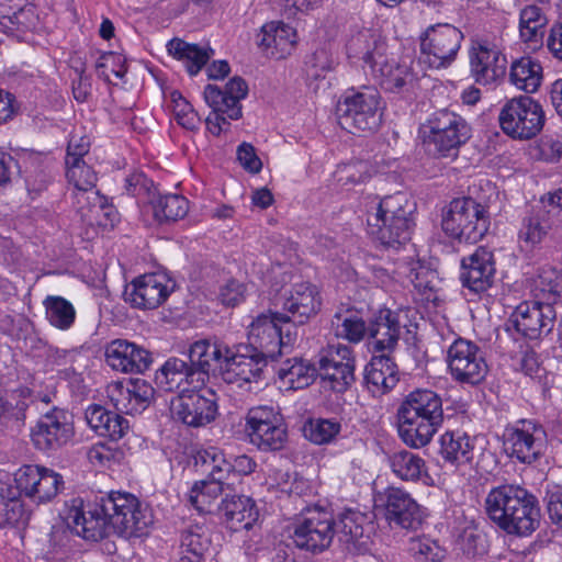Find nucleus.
<instances>
[{
  "label": "nucleus",
  "instance_id": "nucleus-22",
  "mask_svg": "<svg viewBox=\"0 0 562 562\" xmlns=\"http://www.w3.org/2000/svg\"><path fill=\"white\" fill-rule=\"evenodd\" d=\"M379 501L391 528L415 530L422 525L420 506L406 491L400 487H387L380 494Z\"/></svg>",
  "mask_w": 562,
  "mask_h": 562
},
{
  "label": "nucleus",
  "instance_id": "nucleus-17",
  "mask_svg": "<svg viewBox=\"0 0 562 562\" xmlns=\"http://www.w3.org/2000/svg\"><path fill=\"white\" fill-rule=\"evenodd\" d=\"M87 516L82 498L75 497L67 502L64 517L53 525L49 532L47 554L68 553L74 547L76 537L89 541H99V538H90L86 533V528H89Z\"/></svg>",
  "mask_w": 562,
  "mask_h": 562
},
{
  "label": "nucleus",
  "instance_id": "nucleus-30",
  "mask_svg": "<svg viewBox=\"0 0 562 562\" xmlns=\"http://www.w3.org/2000/svg\"><path fill=\"white\" fill-rule=\"evenodd\" d=\"M267 357L252 350V353H241L229 349L223 369V379L227 383L244 384L258 383L261 380Z\"/></svg>",
  "mask_w": 562,
  "mask_h": 562
},
{
  "label": "nucleus",
  "instance_id": "nucleus-40",
  "mask_svg": "<svg viewBox=\"0 0 562 562\" xmlns=\"http://www.w3.org/2000/svg\"><path fill=\"white\" fill-rule=\"evenodd\" d=\"M473 439L461 431H446L440 438L441 458L451 464H465L473 459Z\"/></svg>",
  "mask_w": 562,
  "mask_h": 562
},
{
  "label": "nucleus",
  "instance_id": "nucleus-21",
  "mask_svg": "<svg viewBox=\"0 0 562 562\" xmlns=\"http://www.w3.org/2000/svg\"><path fill=\"white\" fill-rule=\"evenodd\" d=\"M279 323L289 324L290 316L283 313H262L248 326V341L254 351L271 360L282 353Z\"/></svg>",
  "mask_w": 562,
  "mask_h": 562
},
{
  "label": "nucleus",
  "instance_id": "nucleus-59",
  "mask_svg": "<svg viewBox=\"0 0 562 562\" xmlns=\"http://www.w3.org/2000/svg\"><path fill=\"white\" fill-rule=\"evenodd\" d=\"M409 551L418 562H439L442 558L441 548L429 539H414Z\"/></svg>",
  "mask_w": 562,
  "mask_h": 562
},
{
  "label": "nucleus",
  "instance_id": "nucleus-56",
  "mask_svg": "<svg viewBox=\"0 0 562 562\" xmlns=\"http://www.w3.org/2000/svg\"><path fill=\"white\" fill-rule=\"evenodd\" d=\"M171 102L177 123L189 131L198 130L201 120L189 101H187L180 92L175 91L171 93Z\"/></svg>",
  "mask_w": 562,
  "mask_h": 562
},
{
  "label": "nucleus",
  "instance_id": "nucleus-14",
  "mask_svg": "<svg viewBox=\"0 0 562 562\" xmlns=\"http://www.w3.org/2000/svg\"><path fill=\"white\" fill-rule=\"evenodd\" d=\"M317 372L323 387L346 392L355 382V357L349 346L331 344L318 353Z\"/></svg>",
  "mask_w": 562,
  "mask_h": 562
},
{
  "label": "nucleus",
  "instance_id": "nucleus-53",
  "mask_svg": "<svg viewBox=\"0 0 562 562\" xmlns=\"http://www.w3.org/2000/svg\"><path fill=\"white\" fill-rule=\"evenodd\" d=\"M341 430V425L335 419L316 418L304 426V436L315 445L330 443Z\"/></svg>",
  "mask_w": 562,
  "mask_h": 562
},
{
  "label": "nucleus",
  "instance_id": "nucleus-57",
  "mask_svg": "<svg viewBox=\"0 0 562 562\" xmlns=\"http://www.w3.org/2000/svg\"><path fill=\"white\" fill-rule=\"evenodd\" d=\"M27 515L21 501L12 495L4 497L0 492V526H18L25 522Z\"/></svg>",
  "mask_w": 562,
  "mask_h": 562
},
{
  "label": "nucleus",
  "instance_id": "nucleus-52",
  "mask_svg": "<svg viewBox=\"0 0 562 562\" xmlns=\"http://www.w3.org/2000/svg\"><path fill=\"white\" fill-rule=\"evenodd\" d=\"M88 206V212L80 211L82 217H88L90 221L94 218L100 225L113 226L119 220V213L114 206L108 203V199L99 192H90L86 196L85 206Z\"/></svg>",
  "mask_w": 562,
  "mask_h": 562
},
{
  "label": "nucleus",
  "instance_id": "nucleus-44",
  "mask_svg": "<svg viewBox=\"0 0 562 562\" xmlns=\"http://www.w3.org/2000/svg\"><path fill=\"white\" fill-rule=\"evenodd\" d=\"M210 537L201 526H191L182 532L178 562H203Z\"/></svg>",
  "mask_w": 562,
  "mask_h": 562
},
{
  "label": "nucleus",
  "instance_id": "nucleus-27",
  "mask_svg": "<svg viewBox=\"0 0 562 562\" xmlns=\"http://www.w3.org/2000/svg\"><path fill=\"white\" fill-rule=\"evenodd\" d=\"M322 307V297L316 285L310 282L294 283L284 294L282 308L290 323L304 325L316 316Z\"/></svg>",
  "mask_w": 562,
  "mask_h": 562
},
{
  "label": "nucleus",
  "instance_id": "nucleus-34",
  "mask_svg": "<svg viewBox=\"0 0 562 562\" xmlns=\"http://www.w3.org/2000/svg\"><path fill=\"white\" fill-rule=\"evenodd\" d=\"M370 521L367 515L357 510H346L340 515L336 531L349 551L364 553L370 549Z\"/></svg>",
  "mask_w": 562,
  "mask_h": 562
},
{
  "label": "nucleus",
  "instance_id": "nucleus-1",
  "mask_svg": "<svg viewBox=\"0 0 562 562\" xmlns=\"http://www.w3.org/2000/svg\"><path fill=\"white\" fill-rule=\"evenodd\" d=\"M485 513L499 529L512 536H530L540 526L537 497L519 485L492 488L485 498Z\"/></svg>",
  "mask_w": 562,
  "mask_h": 562
},
{
  "label": "nucleus",
  "instance_id": "nucleus-3",
  "mask_svg": "<svg viewBox=\"0 0 562 562\" xmlns=\"http://www.w3.org/2000/svg\"><path fill=\"white\" fill-rule=\"evenodd\" d=\"M415 203L403 192L381 199L368 212V233L385 247L398 248L411 239Z\"/></svg>",
  "mask_w": 562,
  "mask_h": 562
},
{
  "label": "nucleus",
  "instance_id": "nucleus-49",
  "mask_svg": "<svg viewBox=\"0 0 562 562\" xmlns=\"http://www.w3.org/2000/svg\"><path fill=\"white\" fill-rule=\"evenodd\" d=\"M223 493V483L205 480L194 483L188 494V502L201 514L212 513L215 499Z\"/></svg>",
  "mask_w": 562,
  "mask_h": 562
},
{
  "label": "nucleus",
  "instance_id": "nucleus-54",
  "mask_svg": "<svg viewBox=\"0 0 562 562\" xmlns=\"http://www.w3.org/2000/svg\"><path fill=\"white\" fill-rule=\"evenodd\" d=\"M552 224L553 221H550L543 212L536 209L529 216L524 218L519 231V238L530 245L538 244L542 240Z\"/></svg>",
  "mask_w": 562,
  "mask_h": 562
},
{
  "label": "nucleus",
  "instance_id": "nucleus-55",
  "mask_svg": "<svg viewBox=\"0 0 562 562\" xmlns=\"http://www.w3.org/2000/svg\"><path fill=\"white\" fill-rule=\"evenodd\" d=\"M200 459L210 467V480L223 483V480L232 472V461L226 460L225 454L215 447H210L201 452Z\"/></svg>",
  "mask_w": 562,
  "mask_h": 562
},
{
  "label": "nucleus",
  "instance_id": "nucleus-13",
  "mask_svg": "<svg viewBox=\"0 0 562 562\" xmlns=\"http://www.w3.org/2000/svg\"><path fill=\"white\" fill-rule=\"evenodd\" d=\"M546 438L541 424L532 419H519L504 429V451L520 463L531 464L541 456Z\"/></svg>",
  "mask_w": 562,
  "mask_h": 562
},
{
  "label": "nucleus",
  "instance_id": "nucleus-2",
  "mask_svg": "<svg viewBox=\"0 0 562 562\" xmlns=\"http://www.w3.org/2000/svg\"><path fill=\"white\" fill-rule=\"evenodd\" d=\"M396 416L402 441L413 449L424 448L443 422L442 401L434 391L418 389L405 396Z\"/></svg>",
  "mask_w": 562,
  "mask_h": 562
},
{
  "label": "nucleus",
  "instance_id": "nucleus-32",
  "mask_svg": "<svg viewBox=\"0 0 562 562\" xmlns=\"http://www.w3.org/2000/svg\"><path fill=\"white\" fill-rule=\"evenodd\" d=\"M401 323L398 315L389 308L380 310L368 325L369 349L372 353H393L396 349Z\"/></svg>",
  "mask_w": 562,
  "mask_h": 562
},
{
  "label": "nucleus",
  "instance_id": "nucleus-50",
  "mask_svg": "<svg viewBox=\"0 0 562 562\" xmlns=\"http://www.w3.org/2000/svg\"><path fill=\"white\" fill-rule=\"evenodd\" d=\"M154 215L159 222L183 218L189 210L188 200L178 194H165L151 201Z\"/></svg>",
  "mask_w": 562,
  "mask_h": 562
},
{
  "label": "nucleus",
  "instance_id": "nucleus-25",
  "mask_svg": "<svg viewBox=\"0 0 562 562\" xmlns=\"http://www.w3.org/2000/svg\"><path fill=\"white\" fill-rule=\"evenodd\" d=\"M555 311L549 303L522 302L512 314L509 322L528 339H539L548 335L554 325Z\"/></svg>",
  "mask_w": 562,
  "mask_h": 562
},
{
  "label": "nucleus",
  "instance_id": "nucleus-8",
  "mask_svg": "<svg viewBox=\"0 0 562 562\" xmlns=\"http://www.w3.org/2000/svg\"><path fill=\"white\" fill-rule=\"evenodd\" d=\"M488 225L485 206L472 198L452 200L442 213L443 232L459 241H479L487 232Z\"/></svg>",
  "mask_w": 562,
  "mask_h": 562
},
{
  "label": "nucleus",
  "instance_id": "nucleus-26",
  "mask_svg": "<svg viewBox=\"0 0 562 562\" xmlns=\"http://www.w3.org/2000/svg\"><path fill=\"white\" fill-rule=\"evenodd\" d=\"M495 272L493 252L485 247H477L473 254L462 259L460 280L463 288L480 295L492 288Z\"/></svg>",
  "mask_w": 562,
  "mask_h": 562
},
{
  "label": "nucleus",
  "instance_id": "nucleus-64",
  "mask_svg": "<svg viewBox=\"0 0 562 562\" xmlns=\"http://www.w3.org/2000/svg\"><path fill=\"white\" fill-rule=\"evenodd\" d=\"M547 510L552 522L562 528V485L548 490Z\"/></svg>",
  "mask_w": 562,
  "mask_h": 562
},
{
  "label": "nucleus",
  "instance_id": "nucleus-20",
  "mask_svg": "<svg viewBox=\"0 0 562 562\" xmlns=\"http://www.w3.org/2000/svg\"><path fill=\"white\" fill-rule=\"evenodd\" d=\"M75 436L69 415L57 407L41 416L31 430V440L37 450L53 452L61 449Z\"/></svg>",
  "mask_w": 562,
  "mask_h": 562
},
{
  "label": "nucleus",
  "instance_id": "nucleus-61",
  "mask_svg": "<svg viewBox=\"0 0 562 562\" xmlns=\"http://www.w3.org/2000/svg\"><path fill=\"white\" fill-rule=\"evenodd\" d=\"M128 525L136 520V518H142V522L144 524H133L131 528L126 531H116L117 535L130 538V537H140L144 535L147 527L153 522L151 515L147 507H143L138 502V506H135V509L131 510V514L126 515Z\"/></svg>",
  "mask_w": 562,
  "mask_h": 562
},
{
  "label": "nucleus",
  "instance_id": "nucleus-31",
  "mask_svg": "<svg viewBox=\"0 0 562 562\" xmlns=\"http://www.w3.org/2000/svg\"><path fill=\"white\" fill-rule=\"evenodd\" d=\"M229 349L227 345L212 338L199 339L190 345L188 358L196 371L199 384H204L215 368L224 369Z\"/></svg>",
  "mask_w": 562,
  "mask_h": 562
},
{
  "label": "nucleus",
  "instance_id": "nucleus-36",
  "mask_svg": "<svg viewBox=\"0 0 562 562\" xmlns=\"http://www.w3.org/2000/svg\"><path fill=\"white\" fill-rule=\"evenodd\" d=\"M364 380L369 390L383 394L398 382L397 367L391 353H373L364 369Z\"/></svg>",
  "mask_w": 562,
  "mask_h": 562
},
{
  "label": "nucleus",
  "instance_id": "nucleus-5",
  "mask_svg": "<svg viewBox=\"0 0 562 562\" xmlns=\"http://www.w3.org/2000/svg\"><path fill=\"white\" fill-rule=\"evenodd\" d=\"M138 506V498L130 493L110 492L94 496L92 501L85 503V509L89 521L86 533L90 538L100 540L111 532L126 531L133 524H143L142 518L128 525L126 515Z\"/></svg>",
  "mask_w": 562,
  "mask_h": 562
},
{
  "label": "nucleus",
  "instance_id": "nucleus-33",
  "mask_svg": "<svg viewBox=\"0 0 562 562\" xmlns=\"http://www.w3.org/2000/svg\"><path fill=\"white\" fill-rule=\"evenodd\" d=\"M296 42L295 29L279 21L266 23L258 34V46L267 56L276 59L291 55Z\"/></svg>",
  "mask_w": 562,
  "mask_h": 562
},
{
  "label": "nucleus",
  "instance_id": "nucleus-62",
  "mask_svg": "<svg viewBox=\"0 0 562 562\" xmlns=\"http://www.w3.org/2000/svg\"><path fill=\"white\" fill-rule=\"evenodd\" d=\"M538 282L543 292L562 296V274L555 268H542L538 274Z\"/></svg>",
  "mask_w": 562,
  "mask_h": 562
},
{
  "label": "nucleus",
  "instance_id": "nucleus-4",
  "mask_svg": "<svg viewBox=\"0 0 562 562\" xmlns=\"http://www.w3.org/2000/svg\"><path fill=\"white\" fill-rule=\"evenodd\" d=\"M386 48L384 38L371 30L358 32L347 44L349 57L362 59L384 90L396 92L405 86L411 74L406 65L389 59Z\"/></svg>",
  "mask_w": 562,
  "mask_h": 562
},
{
  "label": "nucleus",
  "instance_id": "nucleus-51",
  "mask_svg": "<svg viewBox=\"0 0 562 562\" xmlns=\"http://www.w3.org/2000/svg\"><path fill=\"white\" fill-rule=\"evenodd\" d=\"M46 318L54 327L67 330L76 318V311L72 304L61 296H47L44 301Z\"/></svg>",
  "mask_w": 562,
  "mask_h": 562
},
{
  "label": "nucleus",
  "instance_id": "nucleus-41",
  "mask_svg": "<svg viewBox=\"0 0 562 562\" xmlns=\"http://www.w3.org/2000/svg\"><path fill=\"white\" fill-rule=\"evenodd\" d=\"M509 80L519 90L536 92L542 80V67L531 57H521L513 61Z\"/></svg>",
  "mask_w": 562,
  "mask_h": 562
},
{
  "label": "nucleus",
  "instance_id": "nucleus-19",
  "mask_svg": "<svg viewBox=\"0 0 562 562\" xmlns=\"http://www.w3.org/2000/svg\"><path fill=\"white\" fill-rule=\"evenodd\" d=\"M16 490L31 501L43 504L54 499L64 488L63 476L40 465H24L14 475Z\"/></svg>",
  "mask_w": 562,
  "mask_h": 562
},
{
  "label": "nucleus",
  "instance_id": "nucleus-58",
  "mask_svg": "<svg viewBox=\"0 0 562 562\" xmlns=\"http://www.w3.org/2000/svg\"><path fill=\"white\" fill-rule=\"evenodd\" d=\"M98 76L105 81H110L108 69L117 77L123 78L126 74L125 59L122 55L109 52L101 55L95 64Z\"/></svg>",
  "mask_w": 562,
  "mask_h": 562
},
{
  "label": "nucleus",
  "instance_id": "nucleus-9",
  "mask_svg": "<svg viewBox=\"0 0 562 562\" xmlns=\"http://www.w3.org/2000/svg\"><path fill=\"white\" fill-rule=\"evenodd\" d=\"M498 121L506 135L516 139H530L541 132L546 115L537 100L528 95H519L505 102Z\"/></svg>",
  "mask_w": 562,
  "mask_h": 562
},
{
  "label": "nucleus",
  "instance_id": "nucleus-23",
  "mask_svg": "<svg viewBox=\"0 0 562 562\" xmlns=\"http://www.w3.org/2000/svg\"><path fill=\"white\" fill-rule=\"evenodd\" d=\"M173 289L165 274L148 273L126 284L124 301L138 310H153L160 306Z\"/></svg>",
  "mask_w": 562,
  "mask_h": 562
},
{
  "label": "nucleus",
  "instance_id": "nucleus-29",
  "mask_svg": "<svg viewBox=\"0 0 562 562\" xmlns=\"http://www.w3.org/2000/svg\"><path fill=\"white\" fill-rule=\"evenodd\" d=\"M105 361L115 371L137 374L149 369L153 358L144 347L125 339H115L105 347Z\"/></svg>",
  "mask_w": 562,
  "mask_h": 562
},
{
  "label": "nucleus",
  "instance_id": "nucleus-43",
  "mask_svg": "<svg viewBox=\"0 0 562 562\" xmlns=\"http://www.w3.org/2000/svg\"><path fill=\"white\" fill-rule=\"evenodd\" d=\"M167 49L170 55L186 63V67L192 76L201 70L213 54L211 48L189 44L179 38L171 40L167 44Z\"/></svg>",
  "mask_w": 562,
  "mask_h": 562
},
{
  "label": "nucleus",
  "instance_id": "nucleus-11",
  "mask_svg": "<svg viewBox=\"0 0 562 562\" xmlns=\"http://www.w3.org/2000/svg\"><path fill=\"white\" fill-rule=\"evenodd\" d=\"M425 142L434 145L441 157H456L461 145L471 137V128L459 114L447 109L435 112L427 121Z\"/></svg>",
  "mask_w": 562,
  "mask_h": 562
},
{
  "label": "nucleus",
  "instance_id": "nucleus-38",
  "mask_svg": "<svg viewBox=\"0 0 562 562\" xmlns=\"http://www.w3.org/2000/svg\"><path fill=\"white\" fill-rule=\"evenodd\" d=\"M38 15L32 4L11 12L10 8L0 7V31L23 40L24 35L36 29Z\"/></svg>",
  "mask_w": 562,
  "mask_h": 562
},
{
  "label": "nucleus",
  "instance_id": "nucleus-63",
  "mask_svg": "<svg viewBox=\"0 0 562 562\" xmlns=\"http://www.w3.org/2000/svg\"><path fill=\"white\" fill-rule=\"evenodd\" d=\"M246 286L237 280L227 281L220 290V300L226 306H236L245 299Z\"/></svg>",
  "mask_w": 562,
  "mask_h": 562
},
{
  "label": "nucleus",
  "instance_id": "nucleus-12",
  "mask_svg": "<svg viewBox=\"0 0 562 562\" xmlns=\"http://www.w3.org/2000/svg\"><path fill=\"white\" fill-rule=\"evenodd\" d=\"M336 522L328 510L314 507L304 510L297 519L292 539L296 548L319 553L326 550L335 536Z\"/></svg>",
  "mask_w": 562,
  "mask_h": 562
},
{
  "label": "nucleus",
  "instance_id": "nucleus-15",
  "mask_svg": "<svg viewBox=\"0 0 562 562\" xmlns=\"http://www.w3.org/2000/svg\"><path fill=\"white\" fill-rule=\"evenodd\" d=\"M447 366L454 381L470 385L480 384L488 372L482 348L464 338H458L449 346Z\"/></svg>",
  "mask_w": 562,
  "mask_h": 562
},
{
  "label": "nucleus",
  "instance_id": "nucleus-18",
  "mask_svg": "<svg viewBox=\"0 0 562 562\" xmlns=\"http://www.w3.org/2000/svg\"><path fill=\"white\" fill-rule=\"evenodd\" d=\"M462 38L450 24L431 25L420 36V59L432 68L446 67L456 59Z\"/></svg>",
  "mask_w": 562,
  "mask_h": 562
},
{
  "label": "nucleus",
  "instance_id": "nucleus-7",
  "mask_svg": "<svg viewBox=\"0 0 562 562\" xmlns=\"http://www.w3.org/2000/svg\"><path fill=\"white\" fill-rule=\"evenodd\" d=\"M248 94V86L240 77L232 78L224 89L215 85H207L204 88V100L212 109L205 123L210 133L218 136L227 131L232 120H238L243 115L240 101Z\"/></svg>",
  "mask_w": 562,
  "mask_h": 562
},
{
  "label": "nucleus",
  "instance_id": "nucleus-48",
  "mask_svg": "<svg viewBox=\"0 0 562 562\" xmlns=\"http://www.w3.org/2000/svg\"><path fill=\"white\" fill-rule=\"evenodd\" d=\"M160 374L166 379L168 389H172L173 385L180 386L182 383L194 385V387L203 385L199 384L196 371L190 360L187 362L176 357L169 358L161 367Z\"/></svg>",
  "mask_w": 562,
  "mask_h": 562
},
{
  "label": "nucleus",
  "instance_id": "nucleus-37",
  "mask_svg": "<svg viewBox=\"0 0 562 562\" xmlns=\"http://www.w3.org/2000/svg\"><path fill=\"white\" fill-rule=\"evenodd\" d=\"M85 418L99 436L117 441L130 429V423L117 413L110 412L98 404L89 405L85 412Z\"/></svg>",
  "mask_w": 562,
  "mask_h": 562
},
{
  "label": "nucleus",
  "instance_id": "nucleus-24",
  "mask_svg": "<svg viewBox=\"0 0 562 562\" xmlns=\"http://www.w3.org/2000/svg\"><path fill=\"white\" fill-rule=\"evenodd\" d=\"M106 395L117 412L134 415L144 412L154 400L155 389L144 379L111 382Z\"/></svg>",
  "mask_w": 562,
  "mask_h": 562
},
{
  "label": "nucleus",
  "instance_id": "nucleus-45",
  "mask_svg": "<svg viewBox=\"0 0 562 562\" xmlns=\"http://www.w3.org/2000/svg\"><path fill=\"white\" fill-rule=\"evenodd\" d=\"M66 166V177L76 190V203L78 204L79 211H82L85 210L86 196L90 192H95L93 189L97 183V175L86 162L70 164Z\"/></svg>",
  "mask_w": 562,
  "mask_h": 562
},
{
  "label": "nucleus",
  "instance_id": "nucleus-42",
  "mask_svg": "<svg viewBox=\"0 0 562 562\" xmlns=\"http://www.w3.org/2000/svg\"><path fill=\"white\" fill-rule=\"evenodd\" d=\"M393 473L403 481L416 482L428 476L425 460L408 450H400L390 457Z\"/></svg>",
  "mask_w": 562,
  "mask_h": 562
},
{
  "label": "nucleus",
  "instance_id": "nucleus-28",
  "mask_svg": "<svg viewBox=\"0 0 562 562\" xmlns=\"http://www.w3.org/2000/svg\"><path fill=\"white\" fill-rule=\"evenodd\" d=\"M506 64V57L502 52L487 42H479L470 50L471 74L480 85H493L503 78Z\"/></svg>",
  "mask_w": 562,
  "mask_h": 562
},
{
  "label": "nucleus",
  "instance_id": "nucleus-46",
  "mask_svg": "<svg viewBox=\"0 0 562 562\" xmlns=\"http://www.w3.org/2000/svg\"><path fill=\"white\" fill-rule=\"evenodd\" d=\"M331 328L337 338L351 344L360 342L368 333V326L364 321L350 311L337 312L333 316Z\"/></svg>",
  "mask_w": 562,
  "mask_h": 562
},
{
  "label": "nucleus",
  "instance_id": "nucleus-10",
  "mask_svg": "<svg viewBox=\"0 0 562 562\" xmlns=\"http://www.w3.org/2000/svg\"><path fill=\"white\" fill-rule=\"evenodd\" d=\"M245 434L260 451H279L288 440L282 415L272 406L251 407L245 416Z\"/></svg>",
  "mask_w": 562,
  "mask_h": 562
},
{
  "label": "nucleus",
  "instance_id": "nucleus-6",
  "mask_svg": "<svg viewBox=\"0 0 562 562\" xmlns=\"http://www.w3.org/2000/svg\"><path fill=\"white\" fill-rule=\"evenodd\" d=\"M382 99L371 87L351 90L344 94L336 108L339 125L351 134L375 132L382 122Z\"/></svg>",
  "mask_w": 562,
  "mask_h": 562
},
{
  "label": "nucleus",
  "instance_id": "nucleus-39",
  "mask_svg": "<svg viewBox=\"0 0 562 562\" xmlns=\"http://www.w3.org/2000/svg\"><path fill=\"white\" fill-rule=\"evenodd\" d=\"M315 364L302 358L288 359L280 366L278 376L288 389L301 390L310 386L317 378Z\"/></svg>",
  "mask_w": 562,
  "mask_h": 562
},
{
  "label": "nucleus",
  "instance_id": "nucleus-35",
  "mask_svg": "<svg viewBox=\"0 0 562 562\" xmlns=\"http://www.w3.org/2000/svg\"><path fill=\"white\" fill-rule=\"evenodd\" d=\"M217 509L232 531L250 529L259 515L254 501L243 495L226 496Z\"/></svg>",
  "mask_w": 562,
  "mask_h": 562
},
{
  "label": "nucleus",
  "instance_id": "nucleus-60",
  "mask_svg": "<svg viewBox=\"0 0 562 562\" xmlns=\"http://www.w3.org/2000/svg\"><path fill=\"white\" fill-rule=\"evenodd\" d=\"M371 177L370 166L367 161L357 160L344 166L338 169V180L344 184H357L364 182Z\"/></svg>",
  "mask_w": 562,
  "mask_h": 562
},
{
  "label": "nucleus",
  "instance_id": "nucleus-47",
  "mask_svg": "<svg viewBox=\"0 0 562 562\" xmlns=\"http://www.w3.org/2000/svg\"><path fill=\"white\" fill-rule=\"evenodd\" d=\"M547 24V15L540 7L529 4L520 10L519 34L524 42H540L544 35Z\"/></svg>",
  "mask_w": 562,
  "mask_h": 562
},
{
  "label": "nucleus",
  "instance_id": "nucleus-16",
  "mask_svg": "<svg viewBox=\"0 0 562 562\" xmlns=\"http://www.w3.org/2000/svg\"><path fill=\"white\" fill-rule=\"evenodd\" d=\"M217 408L216 393L209 387L182 391L170 404L172 418L193 428L204 427L215 420Z\"/></svg>",
  "mask_w": 562,
  "mask_h": 562
}]
</instances>
